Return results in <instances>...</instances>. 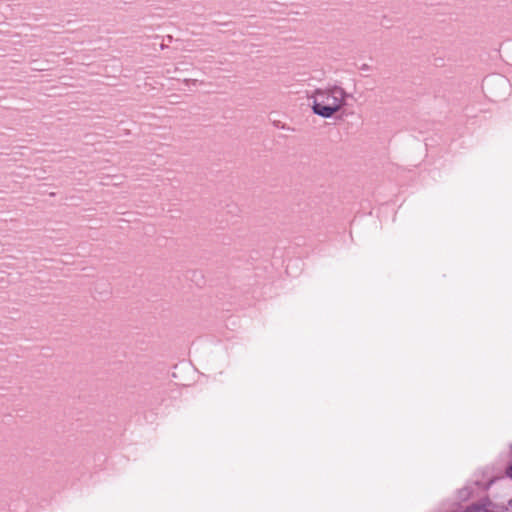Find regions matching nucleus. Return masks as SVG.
Here are the masks:
<instances>
[{
    "instance_id": "2",
    "label": "nucleus",
    "mask_w": 512,
    "mask_h": 512,
    "mask_svg": "<svg viewBox=\"0 0 512 512\" xmlns=\"http://www.w3.org/2000/svg\"><path fill=\"white\" fill-rule=\"evenodd\" d=\"M478 510H479L478 508L470 507V508H468L467 512H477Z\"/></svg>"
},
{
    "instance_id": "1",
    "label": "nucleus",
    "mask_w": 512,
    "mask_h": 512,
    "mask_svg": "<svg viewBox=\"0 0 512 512\" xmlns=\"http://www.w3.org/2000/svg\"><path fill=\"white\" fill-rule=\"evenodd\" d=\"M348 98L346 90L336 84L316 88L307 95L313 113L325 119L342 112Z\"/></svg>"
},
{
    "instance_id": "3",
    "label": "nucleus",
    "mask_w": 512,
    "mask_h": 512,
    "mask_svg": "<svg viewBox=\"0 0 512 512\" xmlns=\"http://www.w3.org/2000/svg\"><path fill=\"white\" fill-rule=\"evenodd\" d=\"M508 475L512 478V465L508 469Z\"/></svg>"
}]
</instances>
